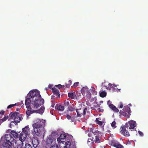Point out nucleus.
<instances>
[{"label": "nucleus", "instance_id": "nucleus-56", "mask_svg": "<svg viewBox=\"0 0 148 148\" xmlns=\"http://www.w3.org/2000/svg\"><path fill=\"white\" fill-rule=\"evenodd\" d=\"M19 110V108H16V111H18Z\"/></svg>", "mask_w": 148, "mask_h": 148}, {"label": "nucleus", "instance_id": "nucleus-46", "mask_svg": "<svg viewBox=\"0 0 148 148\" xmlns=\"http://www.w3.org/2000/svg\"><path fill=\"white\" fill-rule=\"evenodd\" d=\"M129 127L128 124L127 123H126L125 125L124 126H122L121 127H124L125 129L126 128H128Z\"/></svg>", "mask_w": 148, "mask_h": 148}, {"label": "nucleus", "instance_id": "nucleus-37", "mask_svg": "<svg viewBox=\"0 0 148 148\" xmlns=\"http://www.w3.org/2000/svg\"><path fill=\"white\" fill-rule=\"evenodd\" d=\"M108 85L109 86H110L111 87V88H113L114 87H116L117 86V85H116L115 84H112L111 83H109Z\"/></svg>", "mask_w": 148, "mask_h": 148}, {"label": "nucleus", "instance_id": "nucleus-12", "mask_svg": "<svg viewBox=\"0 0 148 148\" xmlns=\"http://www.w3.org/2000/svg\"><path fill=\"white\" fill-rule=\"evenodd\" d=\"M19 114L18 112H13L10 113L9 117L10 119H14L17 116H19Z\"/></svg>", "mask_w": 148, "mask_h": 148}, {"label": "nucleus", "instance_id": "nucleus-40", "mask_svg": "<svg viewBox=\"0 0 148 148\" xmlns=\"http://www.w3.org/2000/svg\"><path fill=\"white\" fill-rule=\"evenodd\" d=\"M69 104V101H65L64 103V106H67Z\"/></svg>", "mask_w": 148, "mask_h": 148}, {"label": "nucleus", "instance_id": "nucleus-24", "mask_svg": "<svg viewBox=\"0 0 148 148\" xmlns=\"http://www.w3.org/2000/svg\"><path fill=\"white\" fill-rule=\"evenodd\" d=\"M95 122L97 124L99 125L100 126H103L104 125V122L103 121H100L98 120L97 118L96 119Z\"/></svg>", "mask_w": 148, "mask_h": 148}, {"label": "nucleus", "instance_id": "nucleus-31", "mask_svg": "<svg viewBox=\"0 0 148 148\" xmlns=\"http://www.w3.org/2000/svg\"><path fill=\"white\" fill-rule=\"evenodd\" d=\"M23 143L22 141H21L20 143L17 145V148H22Z\"/></svg>", "mask_w": 148, "mask_h": 148}, {"label": "nucleus", "instance_id": "nucleus-26", "mask_svg": "<svg viewBox=\"0 0 148 148\" xmlns=\"http://www.w3.org/2000/svg\"><path fill=\"white\" fill-rule=\"evenodd\" d=\"M8 118V116H5L3 119H0V125L1 123L5 121Z\"/></svg>", "mask_w": 148, "mask_h": 148}, {"label": "nucleus", "instance_id": "nucleus-39", "mask_svg": "<svg viewBox=\"0 0 148 148\" xmlns=\"http://www.w3.org/2000/svg\"><path fill=\"white\" fill-rule=\"evenodd\" d=\"M58 146L57 144H55L53 145H51L50 148H58Z\"/></svg>", "mask_w": 148, "mask_h": 148}, {"label": "nucleus", "instance_id": "nucleus-29", "mask_svg": "<svg viewBox=\"0 0 148 148\" xmlns=\"http://www.w3.org/2000/svg\"><path fill=\"white\" fill-rule=\"evenodd\" d=\"M91 89H90L91 92H92V94L94 95H96L97 94V92L95 90V88H92Z\"/></svg>", "mask_w": 148, "mask_h": 148}, {"label": "nucleus", "instance_id": "nucleus-60", "mask_svg": "<svg viewBox=\"0 0 148 148\" xmlns=\"http://www.w3.org/2000/svg\"><path fill=\"white\" fill-rule=\"evenodd\" d=\"M45 89L46 90H48V89L47 88H45Z\"/></svg>", "mask_w": 148, "mask_h": 148}, {"label": "nucleus", "instance_id": "nucleus-9", "mask_svg": "<svg viewBox=\"0 0 148 148\" xmlns=\"http://www.w3.org/2000/svg\"><path fill=\"white\" fill-rule=\"evenodd\" d=\"M128 123L130 125L129 129H133L136 127V122L135 121L131 120L128 122Z\"/></svg>", "mask_w": 148, "mask_h": 148}, {"label": "nucleus", "instance_id": "nucleus-30", "mask_svg": "<svg viewBox=\"0 0 148 148\" xmlns=\"http://www.w3.org/2000/svg\"><path fill=\"white\" fill-rule=\"evenodd\" d=\"M18 103H15L14 104H11L8 106L7 107V109L10 108H11L16 106H18L19 105L18 104Z\"/></svg>", "mask_w": 148, "mask_h": 148}, {"label": "nucleus", "instance_id": "nucleus-48", "mask_svg": "<svg viewBox=\"0 0 148 148\" xmlns=\"http://www.w3.org/2000/svg\"><path fill=\"white\" fill-rule=\"evenodd\" d=\"M70 146L72 147V148H76V146L75 143H74L73 145H72V144H71Z\"/></svg>", "mask_w": 148, "mask_h": 148}, {"label": "nucleus", "instance_id": "nucleus-61", "mask_svg": "<svg viewBox=\"0 0 148 148\" xmlns=\"http://www.w3.org/2000/svg\"><path fill=\"white\" fill-rule=\"evenodd\" d=\"M51 106H52V107H54V105L53 106H52V105Z\"/></svg>", "mask_w": 148, "mask_h": 148}, {"label": "nucleus", "instance_id": "nucleus-41", "mask_svg": "<svg viewBox=\"0 0 148 148\" xmlns=\"http://www.w3.org/2000/svg\"><path fill=\"white\" fill-rule=\"evenodd\" d=\"M79 83V82H78L74 83L73 85V87L74 88L77 87L78 86Z\"/></svg>", "mask_w": 148, "mask_h": 148}, {"label": "nucleus", "instance_id": "nucleus-8", "mask_svg": "<svg viewBox=\"0 0 148 148\" xmlns=\"http://www.w3.org/2000/svg\"><path fill=\"white\" fill-rule=\"evenodd\" d=\"M120 132L121 134L126 137L130 136V135L128 131L124 127H121Z\"/></svg>", "mask_w": 148, "mask_h": 148}, {"label": "nucleus", "instance_id": "nucleus-2", "mask_svg": "<svg viewBox=\"0 0 148 148\" xmlns=\"http://www.w3.org/2000/svg\"><path fill=\"white\" fill-rule=\"evenodd\" d=\"M43 121L37 119L36 120L34 123L32 125L34 128L32 131V134L34 136L36 135L40 136L45 134L44 128L42 127Z\"/></svg>", "mask_w": 148, "mask_h": 148}, {"label": "nucleus", "instance_id": "nucleus-17", "mask_svg": "<svg viewBox=\"0 0 148 148\" xmlns=\"http://www.w3.org/2000/svg\"><path fill=\"white\" fill-rule=\"evenodd\" d=\"M92 139L91 140L95 141V143H100V140L99 139V137L98 136H95L94 137H92Z\"/></svg>", "mask_w": 148, "mask_h": 148}, {"label": "nucleus", "instance_id": "nucleus-47", "mask_svg": "<svg viewBox=\"0 0 148 148\" xmlns=\"http://www.w3.org/2000/svg\"><path fill=\"white\" fill-rule=\"evenodd\" d=\"M13 124L15 125V122H14V121H12L10 124V127H12L13 126H14Z\"/></svg>", "mask_w": 148, "mask_h": 148}, {"label": "nucleus", "instance_id": "nucleus-7", "mask_svg": "<svg viewBox=\"0 0 148 148\" xmlns=\"http://www.w3.org/2000/svg\"><path fill=\"white\" fill-rule=\"evenodd\" d=\"M31 103L32 102V101L30 97L26 98L25 101V105L26 106V108L29 109H31L32 107L31 106Z\"/></svg>", "mask_w": 148, "mask_h": 148}, {"label": "nucleus", "instance_id": "nucleus-15", "mask_svg": "<svg viewBox=\"0 0 148 148\" xmlns=\"http://www.w3.org/2000/svg\"><path fill=\"white\" fill-rule=\"evenodd\" d=\"M13 143L10 142H5L3 143V145L6 148H12Z\"/></svg>", "mask_w": 148, "mask_h": 148}, {"label": "nucleus", "instance_id": "nucleus-21", "mask_svg": "<svg viewBox=\"0 0 148 148\" xmlns=\"http://www.w3.org/2000/svg\"><path fill=\"white\" fill-rule=\"evenodd\" d=\"M68 96L69 97L72 99H74L76 97V95L75 92L69 93Z\"/></svg>", "mask_w": 148, "mask_h": 148}, {"label": "nucleus", "instance_id": "nucleus-34", "mask_svg": "<svg viewBox=\"0 0 148 148\" xmlns=\"http://www.w3.org/2000/svg\"><path fill=\"white\" fill-rule=\"evenodd\" d=\"M55 87H58L59 89H60L62 88H64V85H62L60 84L56 85L55 86Z\"/></svg>", "mask_w": 148, "mask_h": 148}, {"label": "nucleus", "instance_id": "nucleus-50", "mask_svg": "<svg viewBox=\"0 0 148 148\" xmlns=\"http://www.w3.org/2000/svg\"><path fill=\"white\" fill-rule=\"evenodd\" d=\"M70 84H66V88H69L71 86Z\"/></svg>", "mask_w": 148, "mask_h": 148}, {"label": "nucleus", "instance_id": "nucleus-35", "mask_svg": "<svg viewBox=\"0 0 148 148\" xmlns=\"http://www.w3.org/2000/svg\"><path fill=\"white\" fill-rule=\"evenodd\" d=\"M68 109L69 111H71V112L74 111L76 109L75 108L71 106H69L68 107Z\"/></svg>", "mask_w": 148, "mask_h": 148}, {"label": "nucleus", "instance_id": "nucleus-58", "mask_svg": "<svg viewBox=\"0 0 148 148\" xmlns=\"http://www.w3.org/2000/svg\"><path fill=\"white\" fill-rule=\"evenodd\" d=\"M91 138H92V137ZM92 139V138H90V139H88V142H90V140H91V139Z\"/></svg>", "mask_w": 148, "mask_h": 148}, {"label": "nucleus", "instance_id": "nucleus-27", "mask_svg": "<svg viewBox=\"0 0 148 148\" xmlns=\"http://www.w3.org/2000/svg\"><path fill=\"white\" fill-rule=\"evenodd\" d=\"M106 93L104 91L101 92L100 93V96L102 97H104L106 96Z\"/></svg>", "mask_w": 148, "mask_h": 148}, {"label": "nucleus", "instance_id": "nucleus-33", "mask_svg": "<svg viewBox=\"0 0 148 148\" xmlns=\"http://www.w3.org/2000/svg\"><path fill=\"white\" fill-rule=\"evenodd\" d=\"M92 134L93 135V136L94 137L95 136H98L99 134V132L97 130H95L94 131V132H92Z\"/></svg>", "mask_w": 148, "mask_h": 148}, {"label": "nucleus", "instance_id": "nucleus-6", "mask_svg": "<svg viewBox=\"0 0 148 148\" xmlns=\"http://www.w3.org/2000/svg\"><path fill=\"white\" fill-rule=\"evenodd\" d=\"M5 138L6 141V142H14L16 144V141L15 140H14L13 137L11 136L10 134H6L5 136Z\"/></svg>", "mask_w": 148, "mask_h": 148}, {"label": "nucleus", "instance_id": "nucleus-13", "mask_svg": "<svg viewBox=\"0 0 148 148\" xmlns=\"http://www.w3.org/2000/svg\"><path fill=\"white\" fill-rule=\"evenodd\" d=\"M27 135L28 134L22 132L20 134L19 139L20 141L25 140Z\"/></svg>", "mask_w": 148, "mask_h": 148}, {"label": "nucleus", "instance_id": "nucleus-19", "mask_svg": "<svg viewBox=\"0 0 148 148\" xmlns=\"http://www.w3.org/2000/svg\"><path fill=\"white\" fill-rule=\"evenodd\" d=\"M22 132L28 135L29 132V126H27L23 128Z\"/></svg>", "mask_w": 148, "mask_h": 148}, {"label": "nucleus", "instance_id": "nucleus-57", "mask_svg": "<svg viewBox=\"0 0 148 148\" xmlns=\"http://www.w3.org/2000/svg\"><path fill=\"white\" fill-rule=\"evenodd\" d=\"M52 87V86L51 85H49V86L48 88H51Z\"/></svg>", "mask_w": 148, "mask_h": 148}, {"label": "nucleus", "instance_id": "nucleus-51", "mask_svg": "<svg viewBox=\"0 0 148 148\" xmlns=\"http://www.w3.org/2000/svg\"><path fill=\"white\" fill-rule=\"evenodd\" d=\"M123 107V105L122 103H120L119 106L118 107V108H121Z\"/></svg>", "mask_w": 148, "mask_h": 148}, {"label": "nucleus", "instance_id": "nucleus-43", "mask_svg": "<svg viewBox=\"0 0 148 148\" xmlns=\"http://www.w3.org/2000/svg\"><path fill=\"white\" fill-rule=\"evenodd\" d=\"M90 130H90V132H89V133H88V136L89 137L92 136V137H94L93 135H92V132H91V131L92 130V129L91 128Z\"/></svg>", "mask_w": 148, "mask_h": 148}, {"label": "nucleus", "instance_id": "nucleus-5", "mask_svg": "<svg viewBox=\"0 0 148 148\" xmlns=\"http://www.w3.org/2000/svg\"><path fill=\"white\" fill-rule=\"evenodd\" d=\"M39 140L38 138L36 137H33L32 138V143L33 147L36 148L39 144Z\"/></svg>", "mask_w": 148, "mask_h": 148}, {"label": "nucleus", "instance_id": "nucleus-55", "mask_svg": "<svg viewBox=\"0 0 148 148\" xmlns=\"http://www.w3.org/2000/svg\"><path fill=\"white\" fill-rule=\"evenodd\" d=\"M97 110L99 112H100L101 111V109L99 108H98Z\"/></svg>", "mask_w": 148, "mask_h": 148}, {"label": "nucleus", "instance_id": "nucleus-18", "mask_svg": "<svg viewBox=\"0 0 148 148\" xmlns=\"http://www.w3.org/2000/svg\"><path fill=\"white\" fill-rule=\"evenodd\" d=\"M44 107L43 106H42L38 110H34L35 112L40 114H42L44 112Z\"/></svg>", "mask_w": 148, "mask_h": 148}, {"label": "nucleus", "instance_id": "nucleus-59", "mask_svg": "<svg viewBox=\"0 0 148 148\" xmlns=\"http://www.w3.org/2000/svg\"><path fill=\"white\" fill-rule=\"evenodd\" d=\"M21 103H22V104H23V101H21Z\"/></svg>", "mask_w": 148, "mask_h": 148}, {"label": "nucleus", "instance_id": "nucleus-62", "mask_svg": "<svg viewBox=\"0 0 148 148\" xmlns=\"http://www.w3.org/2000/svg\"><path fill=\"white\" fill-rule=\"evenodd\" d=\"M129 105H131V104H129Z\"/></svg>", "mask_w": 148, "mask_h": 148}, {"label": "nucleus", "instance_id": "nucleus-1", "mask_svg": "<svg viewBox=\"0 0 148 148\" xmlns=\"http://www.w3.org/2000/svg\"><path fill=\"white\" fill-rule=\"evenodd\" d=\"M40 93V92L37 90H33L29 92V97L32 101L31 107L34 109L37 108L44 103V99L41 98Z\"/></svg>", "mask_w": 148, "mask_h": 148}, {"label": "nucleus", "instance_id": "nucleus-22", "mask_svg": "<svg viewBox=\"0 0 148 148\" xmlns=\"http://www.w3.org/2000/svg\"><path fill=\"white\" fill-rule=\"evenodd\" d=\"M55 109L59 111H63L64 110V106L61 105H57L55 106Z\"/></svg>", "mask_w": 148, "mask_h": 148}, {"label": "nucleus", "instance_id": "nucleus-63", "mask_svg": "<svg viewBox=\"0 0 148 148\" xmlns=\"http://www.w3.org/2000/svg\"><path fill=\"white\" fill-rule=\"evenodd\" d=\"M119 90H121V89H119Z\"/></svg>", "mask_w": 148, "mask_h": 148}, {"label": "nucleus", "instance_id": "nucleus-49", "mask_svg": "<svg viewBox=\"0 0 148 148\" xmlns=\"http://www.w3.org/2000/svg\"><path fill=\"white\" fill-rule=\"evenodd\" d=\"M138 133L141 136H143V134L140 131H138Z\"/></svg>", "mask_w": 148, "mask_h": 148}, {"label": "nucleus", "instance_id": "nucleus-42", "mask_svg": "<svg viewBox=\"0 0 148 148\" xmlns=\"http://www.w3.org/2000/svg\"><path fill=\"white\" fill-rule=\"evenodd\" d=\"M66 118L69 120L70 119H71V121H73V120H72V119H71V116H70L69 114H67L66 115Z\"/></svg>", "mask_w": 148, "mask_h": 148}, {"label": "nucleus", "instance_id": "nucleus-36", "mask_svg": "<svg viewBox=\"0 0 148 148\" xmlns=\"http://www.w3.org/2000/svg\"><path fill=\"white\" fill-rule=\"evenodd\" d=\"M31 145L28 143L25 144L24 148H32Z\"/></svg>", "mask_w": 148, "mask_h": 148}, {"label": "nucleus", "instance_id": "nucleus-28", "mask_svg": "<svg viewBox=\"0 0 148 148\" xmlns=\"http://www.w3.org/2000/svg\"><path fill=\"white\" fill-rule=\"evenodd\" d=\"M87 94L86 95V97L87 100H89L91 98V93L89 92H87Z\"/></svg>", "mask_w": 148, "mask_h": 148}, {"label": "nucleus", "instance_id": "nucleus-3", "mask_svg": "<svg viewBox=\"0 0 148 148\" xmlns=\"http://www.w3.org/2000/svg\"><path fill=\"white\" fill-rule=\"evenodd\" d=\"M119 113L120 115L128 118L131 115L130 109L128 106H125L124 107L123 110H120Z\"/></svg>", "mask_w": 148, "mask_h": 148}, {"label": "nucleus", "instance_id": "nucleus-52", "mask_svg": "<svg viewBox=\"0 0 148 148\" xmlns=\"http://www.w3.org/2000/svg\"><path fill=\"white\" fill-rule=\"evenodd\" d=\"M62 139L61 138H60V137L59 138H57V141L58 143H60L61 141V140Z\"/></svg>", "mask_w": 148, "mask_h": 148}, {"label": "nucleus", "instance_id": "nucleus-14", "mask_svg": "<svg viewBox=\"0 0 148 148\" xmlns=\"http://www.w3.org/2000/svg\"><path fill=\"white\" fill-rule=\"evenodd\" d=\"M52 90L53 93L54 95H56V96H58V97H60V94L59 91L55 87H53L52 88Z\"/></svg>", "mask_w": 148, "mask_h": 148}, {"label": "nucleus", "instance_id": "nucleus-38", "mask_svg": "<svg viewBox=\"0 0 148 148\" xmlns=\"http://www.w3.org/2000/svg\"><path fill=\"white\" fill-rule=\"evenodd\" d=\"M60 138L62 139L65 138L66 137V136L64 134H62L60 135Z\"/></svg>", "mask_w": 148, "mask_h": 148}, {"label": "nucleus", "instance_id": "nucleus-20", "mask_svg": "<svg viewBox=\"0 0 148 148\" xmlns=\"http://www.w3.org/2000/svg\"><path fill=\"white\" fill-rule=\"evenodd\" d=\"M89 92L88 91V88L87 86H85L83 87L81 89V92L83 95H84L85 94L86 92Z\"/></svg>", "mask_w": 148, "mask_h": 148}, {"label": "nucleus", "instance_id": "nucleus-53", "mask_svg": "<svg viewBox=\"0 0 148 148\" xmlns=\"http://www.w3.org/2000/svg\"><path fill=\"white\" fill-rule=\"evenodd\" d=\"M4 113V111H3V110H2L0 112V114H1L2 115H3Z\"/></svg>", "mask_w": 148, "mask_h": 148}, {"label": "nucleus", "instance_id": "nucleus-54", "mask_svg": "<svg viewBox=\"0 0 148 148\" xmlns=\"http://www.w3.org/2000/svg\"><path fill=\"white\" fill-rule=\"evenodd\" d=\"M69 84H70V85H71L72 83V81L70 80H69Z\"/></svg>", "mask_w": 148, "mask_h": 148}, {"label": "nucleus", "instance_id": "nucleus-4", "mask_svg": "<svg viewBox=\"0 0 148 148\" xmlns=\"http://www.w3.org/2000/svg\"><path fill=\"white\" fill-rule=\"evenodd\" d=\"M75 110L77 113V116L81 117L82 115L84 116L86 114V112L87 111V109L85 108L82 109L81 108L76 109Z\"/></svg>", "mask_w": 148, "mask_h": 148}, {"label": "nucleus", "instance_id": "nucleus-23", "mask_svg": "<svg viewBox=\"0 0 148 148\" xmlns=\"http://www.w3.org/2000/svg\"><path fill=\"white\" fill-rule=\"evenodd\" d=\"M11 134L15 138H17L18 137V134L15 131L12 130L11 132Z\"/></svg>", "mask_w": 148, "mask_h": 148}, {"label": "nucleus", "instance_id": "nucleus-11", "mask_svg": "<svg viewBox=\"0 0 148 148\" xmlns=\"http://www.w3.org/2000/svg\"><path fill=\"white\" fill-rule=\"evenodd\" d=\"M111 145L116 148H122L123 147L122 145L119 143H116L115 141L113 140L111 141Z\"/></svg>", "mask_w": 148, "mask_h": 148}, {"label": "nucleus", "instance_id": "nucleus-44", "mask_svg": "<svg viewBox=\"0 0 148 148\" xmlns=\"http://www.w3.org/2000/svg\"><path fill=\"white\" fill-rule=\"evenodd\" d=\"M113 110L115 112H118L119 111V110L116 108V107L115 106L114 109H113Z\"/></svg>", "mask_w": 148, "mask_h": 148}, {"label": "nucleus", "instance_id": "nucleus-25", "mask_svg": "<svg viewBox=\"0 0 148 148\" xmlns=\"http://www.w3.org/2000/svg\"><path fill=\"white\" fill-rule=\"evenodd\" d=\"M35 112L34 110H27L26 111V114L28 116H30L31 114Z\"/></svg>", "mask_w": 148, "mask_h": 148}, {"label": "nucleus", "instance_id": "nucleus-45", "mask_svg": "<svg viewBox=\"0 0 148 148\" xmlns=\"http://www.w3.org/2000/svg\"><path fill=\"white\" fill-rule=\"evenodd\" d=\"M109 107L111 109L113 110L114 107L115 106H114L113 104H111L109 105Z\"/></svg>", "mask_w": 148, "mask_h": 148}, {"label": "nucleus", "instance_id": "nucleus-32", "mask_svg": "<svg viewBox=\"0 0 148 148\" xmlns=\"http://www.w3.org/2000/svg\"><path fill=\"white\" fill-rule=\"evenodd\" d=\"M116 122L115 121H113L111 123V126L113 128H115L116 127Z\"/></svg>", "mask_w": 148, "mask_h": 148}, {"label": "nucleus", "instance_id": "nucleus-16", "mask_svg": "<svg viewBox=\"0 0 148 148\" xmlns=\"http://www.w3.org/2000/svg\"><path fill=\"white\" fill-rule=\"evenodd\" d=\"M22 119L21 117L19 116V115L15 117L14 119V121L15 122V125H17V123H19Z\"/></svg>", "mask_w": 148, "mask_h": 148}, {"label": "nucleus", "instance_id": "nucleus-10", "mask_svg": "<svg viewBox=\"0 0 148 148\" xmlns=\"http://www.w3.org/2000/svg\"><path fill=\"white\" fill-rule=\"evenodd\" d=\"M52 142V135H49L47 137L46 141V144L48 146H50Z\"/></svg>", "mask_w": 148, "mask_h": 148}]
</instances>
